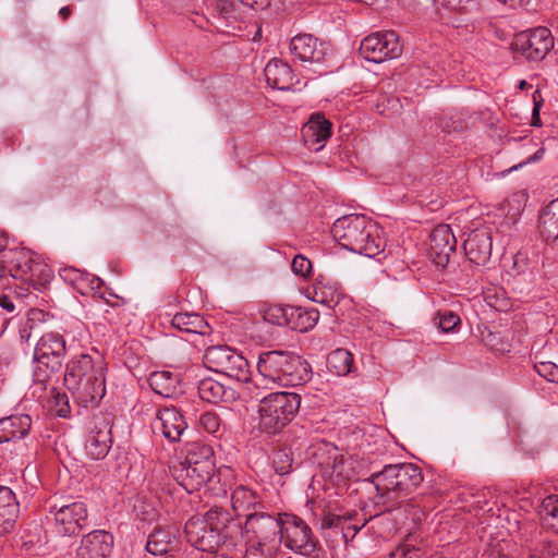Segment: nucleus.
<instances>
[{
  "label": "nucleus",
  "mask_w": 558,
  "mask_h": 558,
  "mask_svg": "<svg viewBox=\"0 0 558 558\" xmlns=\"http://www.w3.org/2000/svg\"><path fill=\"white\" fill-rule=\"evenodd\" d=\"M106 364L102 357L81 354L69 361L64 385L84 408L98 405L106 393Z\"/></svg>",
  "instance_id": "f257e3e1"
},
{
  "label": "nucleus",
  "mask_w": 558,
  "mask_h": 558,
  "mask_svg": "<svg viewBox=\"0 0 558 558\" xmlns=\"http://www.w3.org/2000/svg\"><path fill=\"white\" fill-rule=\"evenodd\" d=\"M331 233L342 247L369 258L378 256L386 247L383 230L364 215H349L337 219Z\"/></svg>",
  "instance_id": "f03ea898"
},
{
  "label": "nucleus",
  "mask_w": 558,
  "mask_h": 558,
  "mask_svg": "<svg viewBox=\"0 0 558 558\" xmlns=\"http://www.w3.org/2000/svg\"><path fill=\"white\" fill-rule=\"evenodd\" d=\"M283 513L271 514L259 511L247 515L244 523L232 526L233 546L242 541L248 549L258 551L262 556H271L281 544Z\"/></svg>",
  "instance_id": "7ed1b4c3"
},
{
  "label": "nucleus",
  "mask_w": 558,
  "mask_h": 558,
  "mask_svg": "<svg viewBox=\"0 0 558 558\" xmlns=\"http://www.w3.org/2000/svg\"><path fill=\"white\" fill-rule=\"evenodd\" d=\"M372 482L385 504H395L422 484L423 474L413 463L389 464L374 474Z\"/></svg>",
  "instance_id": "20e7f679"
},
{
  "label": "nucleus",
  "mask_w": 558,
  "mask_h": 558,
  "mask_svg": "<svg viewBox=\"0 0 558 558\" xmlns=\"http://www.w3.org/2000/svg\"><path fill=\"white\" fill-rule=\"evenodd\" d=\"M65 352V340L61 335L48 332L40 337L34 351V395L43 397L49 379L61 368Z\"/></svg>",
  "instance_id": "39448f33"
},
{
  "label": "nucleus",
  "mask_w": 558,
  "mask_h": 558,
  "mask_svg": "<svg viewBox=\"0 0 558 558\" xmlns=\"http://www.w3.org/2000/svg\"><path fill=\"white\" fill-rule=\"evenodd\" d=\"M301 397L295 392H271L258 407L259 427L268 434L281 432L299 411Z\"/></svg>",
  "instance_id": "423d86ee"
},
{
  "label": "nucleus",
  "mask_w": 558,
  "mask_h": 558,
  "mask_svg": "<svg viewBox=\"0 0 558 558\" xmlns=\"http://www.w3.org/2000/svg\"><path fill=\"white\" fill-rule=\"evenodd\" d=\"M10 279L38 288L51 278V269L26 248L10 250L3 256Z\"/></svg>",
  "instance_id": "0eeeda50"
},
{
  "label": "nucleus",
  "mask_w": 558,
  "mask_h": 558,
  "mask_svg": "<svg viewBox=\"0 0 558 558\" xmlns=\"http://www.w3.org/2000/svg\"><path fill=\"white\" fill-rule=\"evenodd\" d=\"M203 362L216 373L223 374L241 383H248L251 369L247 360L229 345H211L205 350Z\"/></svg>",
  "instance_id": "6e6552de"
},
{
  "label": "nucleus",
  "mask_w": 558,
  "mask_h": 558,
  "mask_svg": "<svg viewBox=\"0 0 558 558\" xmlns=\"http://www.w3.org/2000/svg\"><path fill=\"white\" fill-rule=\"evenodd\" d=\"M281 543L296 554L311 557L319 549L311 527L301 518L283 513Z\"/></svg>",
  "instance_id": "1a4fd4ad"
},
{
  "label": "nucleus",
  "mask_w": 558,
  "mask_h": 558,
  "mask_svg": "<svg viewBox=\"0 0 558 558\" xmlns=\"http://www.w3.org/2000/svg\"><path fill=\"white\" fill-rule=\"evenodd\" d=\"M54 532L62 536H75L88 525V509L83 501L52 505L49 508Z\"/></svg>",
  "instance_id": "9d476101"
},
{
  "label": "nucleus",
  "mask_w": 558,
  "mask_h": 558,
  "mask_svg": "<svg viewBox=\"0 0 558 558\" xmlns=\"http://www.w3.org/2000/svg\"><path fill=\"white\" fill-rule=\"evenodd\" d=\"M402 50L400 37L393 31L372 33L360 45V52L364 59L375 63L398 58Z\"/></svg>",
  "instance_id": "9b49d317"
},
{
  "label": "nucleus",
  "mask_w": 558,
  "mask_h": 558,
  "mask_svg": "<svg viewBox=\"0 0 558 558\" xmlns=\"http://www.w3.org/2000/svg\"><path fill=\"white\" fill-rule=\"evenodd\" d=\"M512 47L526 60L539 61L554 47V37L547 27H536L517 34Z\"/></svg>",
  "instance_id": "f8f14e48"
},
{
  "label": "nucleus",
  "mask_w": 558,
  "mask_h": 558,
  "mask_svg": "<svg viewBox=\"0 0 558 558\" xmlns=\"http://www.w3.org/2000/svg\"><path fill=\"white\" fill-rule=\"evenodd\" d=\"M289 50L294 61L313 65L324 62L328 45L312 34L301 33L290 39Z\"/></svg>",
  "instance_id": "ddd939ff"
},
{
  "label": "nucleus",
  "mask_w": 558,
  "mask_h": 558,
  "mask_svg": "<svg viewBox=\"0 0 558 558\" xmlns=\"http://www.w3.org/2000/svg\"><path fill=\"white\" fill-rule=\"evenodd\" d=\"M173 478L187 493L192 494L204 487L215 475V464H190L180 462L171 468Z\"/></svg>",
  "instance_id": "4468645a"
},
{
  "label": "nucleus",
  "mask_w": 558,
  "mask_h": 558,
  "mask_svg": "<svg viewBox=\"0 0 558 558\" xmlns=\"http://www.w3.org/2000/svg\"><path fill=\"white\" fill-rule=\"evenodd\" d=\"M187 542L198 550L209 554L215 553L220 544H225L223 534H219L201 518H191L185 523Z\"/></svg>",
  "instance_id": "2eb2a0df"
},
{
  "label": "nucleus",
  "mask_w": 558,
  "mask_h": 558,
  "mask_svg": "<svg viewBox=\"0 0 558 558\" xmlns=\"http://www.w3.org/2000/svg\"><path fill=\"white\" fill-rule=\"evenodd\" d=\"M493 238L492 229L485 225H478L472 229L463 242V250L469 260L475 265L484 266L492 256Z\"/></svg>",
  "instance_id": "dca6fc26"
},
{
  "label": "nucleus",
  "mask_w": 558,
  "mask_h": 558,
  "mask_svg": "<svg viewBox=\"0 0 558 558\" xmlns=\"http://www.w3.org/2000/svg\"><path fill=\"white\" fill-rule=\"evenodd\" d=\"M457 240L449 225H438L429 235L428 256L432 262L445 267L456 252Z\"/></svg>",
  "instance_id": "f3484780"
},
{
  "label": "nucleus",
  "mask_w": 558,
  "mask_h": 558,
  "mask_svg": "<svg viewBox=\"0 0 558 558\" xmlns=\"http://www.w3.org/2000/svg\"><path fill=\"white\" fill-rule=\"evenodd\" d=\"M151 428L155 434H160L170 442H177L181 440L187 424L179 410L165 407L158 410L151 423Z\"/></svg>",
  "instance_id": "a211bd4d"
},
{
  "label": "nucleus",
  "mask_w": 558,
  "mask_h": 558,
  "mask_svg": "<svg viewBox=\"0 0 558 558\" xmlns=\"http://www.w3.org/2000/svg\"><path fill=\"white\" fill-rule=\"evenodd\" d=\"M113 536L102 530L83 536L77 548V558H107L112 549Z\"/></svg>",
  "instance_id": "6ab92c4d"
},
{
  "label": "nucleus",
  "mask_w": 558,
  "mask_h": 558,
  "mask_svg": "<svg viewBox=\"0 0 558 558\" xmlns=\"http://www.w3.org/2000/svg\"><path fill=\"white\" fill-rule=\"evenodd\" d=\"M230 500L234 515H245V519L250 513L259 512L265 508L262 495L257 490L242 484L233 488Z\"/></svg>",
  "instance_id": "aec40b11"
},
{
  "label": "nucleus",
  "mask_w": 558,
  "mask_h": 558,
  "mask_svg": "<svg viewBox=\"0 0 558 558\" xmlns=\"http://www.w3.org/2000/svg\"><path fill=\"white\" fill-rule=\"evenodd\" d=\"M111 445V428L109 424L105 420L95 423L86 437V454L93 460H101L108 454Z\"/></svg>",
  "instance_id": "412c9836"
},
{
  "label": "nucleus",
  "mask_w": 558,
  "mask_h": 558,
  "mask_svg": "<svg viewBox=\"0 0 558 558\" xmlns=\"http://www.w3.org/2000/svg\"><path fill=\"white\" fill-rule=\"evenodd\" d=\"M332 124L323 114H313L302 128L305 145L313 150H320L331 135Z\"/></svg>",
  "instance_id": "4be33fe9"
},
{
  "label": "nucleus",
  "mask_w": 558,
  "mask_h": 558,
  "mask_svg": "<svg viewBox=\"0 0 558 558\" xmlns=\"http://www.w3.org/2000/svg\"><path fill=\"white\" fill-rule=\"evenodd\" d=\"M307 296L316 303L324 304L327 307H335L339 304L343 294L337 282L319 276L312 288L307 290Z\"/></svg>",
  "instance_id": "5701e85b"
},
{
  "label": "nucleus",
  "mask_w": 558,
  "mask_h": 558,
  "mask_svg": "<svg viewBox=\"0 0 558 558\" xmlns=\"http://www.w3.org/2000/svg\"><path fill=\"white\" fill-rule=\"evenodd\" d=\"M317 458L322 471L331 480L341 482L353 476L350 464L337 448L328 450L326 457L322 454L317 456Z\"/></svg>",
  "instance_id": "b1692460"
},
{
  "label": "nucleus",
  "mask_w": 558,
  "mask_h": 558,
  "mask_svg": "<svg viewBox=\"0 0 558 558\" xmlns=\"http://www.w3.org/2000/svg\"><path fill=\"white\" fill-rule=\"evenodd\" d=\"M287 355V351H267L259 354L257 371L264 380L279 384Z\"/></svg>",
  "instance_id": "393cba45"
},
{
  "label": "nucleus",
  "mask_w": 558,
  "mask_h": 558,
  "mask_svg": "<svg viewBox=\"0 0 558 558\" xmlns=\"http://www.w3.org/2000/svg\"><path fill=\"white\" fill-rule=\"evenodd\" d=\"M202 519L216 530V532L223 534L225 544L233 546L232 526L234 524H241V522L233 518L227 509L220 506H214Z\"/></svg>",
  "instance_id": "a878e982"
},
{
  "label": "nucleus",
  "mask_w": 558,
  "mask_h": 558,
  "mask_svg": "<svg viewBox=\"0 0 558 558\" xmlns=\"http://www.w3.org/2000/svg\"><path fill=\"white\" fill-rule=\"evenodd\" d=\"M19 517V502L11 488L0 486V536L13 531Z\"/></svg>",
  "instance_id": "bb28decb"
},
{
  "label": "nucleus",
  "mask_w": 558,
  "mask_h": 558,
  "mask_svg": "<svg viewBox=\"0 0 558 558\" xmlns=\"http://www.w3.org/2000/svg\"><path fill=\"white\" fill-rule=\"evenodd\" d=\"M435 3L440 17L451 24H454L451 14L475 17L481 13L480 0H435Z\"/></svg>",
  "instance_id": "cd10ccee"
},
{
  "label": "nucleus",
  "mask_w": 558,
  "mask_h": 558,
  "mask_svg": "<svg viewBox=\"0 0 558 558\" xmlns=\"http://www.w3.org/2000/svg\"><path fill=\"white\" fill-rule=\"evenodd\" d=\"M310 378L308 364L299 355L288 352L279 379L280 386H300Z\"/></svg>",
  "instance_id": "c85d7f7f"
},
{
  "label": "nucleus",
  "mask_w": 558,
  "mask_h": 558,
  "mask_svg": "<svg viewBox=\"0 0 558 558\" xmlns=\"http://www.w3.org/2000/svg\"><path fill=\"white\" fill-rule=\"evenodd\" d=\"M32 418L27 414H16L0 418V444L25 437L31 430Z\"/></svg>",
  "instance_id": "c756f323"
},
{
  "label": "nucleus",
  "mask_w": 558,
  "mask_h": 558,
  "mask_svg": "<svg viewBox=\"0 0 558 558\" xmlns=\"http://www.w3.org/2000/svg\"><path fill=\"white\" fill-rule=\"evenodd\" d=\"M266 82L278 89H289L293 84V71L291 66L278 59H271L264 69Z\"/></svg>",
  "instance_id": "7c9ffc66"
},
{
  "label": "nucleus",
  "mask_w": 558,
  "mask_h": 558,
  "mask_svg": "<svg viewBox=\"0 0 558 558\" xmlns=\"http://www.w3.org/2000/svg\"><path fill=\"white\" fill-rule=\"evenodd\" d=\"M177 534L175 526H156L148 535L147 551L155 556L167 554L173 547Z\"/></svg>",
  "instance_id": "2f4dec72"
},
{
  "label": "nucleus",
  "mask_w": 558,
  "mask_h": 558,
  "mask_svg": "<svg viewBox=\"0 0 558 558\" xmlns=\"http://www.w3.org/2000/svg\"><path fill=\"white\" fill-rule=\"evenodd\" d=\"M199 398L209 403H229L235 399L234 390L225 387L221 383L205 378L198 384Z\"/></svg>",
  "instance_id": "473e14b6"
},
{
  "label": "nucleus",
  "mask_w": 558,
  "mask_h": 558,
  "mask_svg": "<svg viewBox=\"0 0 558 558\" xmlns=\"http://www.w3.org/2000/svg\"><path fill=\"white\" fill-rule=\"evenodd\" d=\"M171 324L178 330L187 333L204 336L210 332L208 323L196 313H178L172 317Z\"/></svg>",
  "instance_id": "72a5a7b5"
},
{
  "label": "nucleus",
  "mask_w": 558,
  "mask_h": 558,
  "mask_svg": "<svg viewBox=\"0 0 558 558\" xmlns=\"http://www.w3.org/2000/svg\"><path fill=\"white\" fill-rule=\"evenodd\" d=\"M538 229L546 241H558V198L550 202L542 210Z\"/></svg>",
  "instance_id": "f704fd0d"
},
{
  "label": "nucleus",
  "mask_w": 558,
  "mask_h": 558,
  "mask_svg": "<svg viewBox=\"0 0 558 558\" xmlns=\"http://www.w3.org/2000/svg\"><path fill=\"white\" fill-rule=\"evenodd\" d=\"M148 381L151 389L162 397L170 398L178 392L179 378L171 372H154Z\"/></svg>",
  "instance_id": "c9c22d12"
},
{
  "label": "nucleus",
  "mask_w": 558,
  "mask_h": 558,
  "mask_svg": "<svg viewBox=\"0 0 558 558\" xmlns=\"http://www.w3.org/2000/svg\"><path fill=\"white\" fill-rule=\"evenodd\" d=\"M289 316L288 326L291 329L306 332L315 327L319 318V313L314 308L307 310L301 306H292Z\"/></svg>",
  "instance_id": "e433bc0d"
},
{
  "label": "nucleus",
  "mask_w": 558,
  "mask_h": 558,
  "mask_svg": "<svg viewBox=\"0 0 558 558\" xmlns=\"http://www.w3.org/2000/svg\"><path fill=\"white\" fill-rule=\"evenodd\" d=\"M190 464H215L213 448L199 441L190 442L186 446V457L183 461Z\"/></svg>",
  "instance_id": "4c0bfd02"
},
{
  "label": "nucleus",
  "mask_w": 558,
  "mask_h": 558,
  "mask_svg": "<svg viewBox=\"0 0 558 558\" xmlns=\"http://www.w3.org/2000/svg\"><path fill=\"white\" fill-rule=\"evenodd\" d=\"M101 300H104L106 304V308L102 310V318L109 325H118L121 323L122 315L124 313V304L125 301L118 296L111 295L110 298H106L102 293L98 295Z\"/></svg>",
  "instance_id": "58836bf2"
},
{
  "label": "nucleus",
  "mask_w": 558,
  "mask_h": 558,
  "mask_svg": "<svg viewBox=\"0 0 558 558\" xmlns=\"http://www.w3.org/2000/svg\"><path fill=\"white\" fill-rule=\"evenodd\" d=\"M353 356L345 349H337L327 357V366L337 375H347L351 372Z\"/></svg>",
  "instance_id": "ea45409f"
},
{
  "label": "nucleus",
  "mask_w": 558,
  "mask_h": 558,
  "mask_svg": "<svg viewBox=\"0 0 558 558\" xmlns=\"http://www.w3.org/2000/svg\"><path fill=\"white\" fill-rule=\"evenodd\" d=\"M539 514L543 524L558 533V495L543 499Z\"/></svg>",
  "instance_id": "a19ab883"
},
{
  "label": "nucleus",
  "mask_w": 558,
  "mask_h": 558,
  "mask_svg": "<svg viewBox=\"0 0 558 558\" xmlns=\"http://www.w3.org/2000/svg\"><path fill=\"white\" fill-rule=\"evenodd\" d=\"M423 548L414 535L409 534L389 555V558H422Z\"/></svg>",
  "instance_id": "79ce46f5"
},
{
  "label": "nucleus",
  "mask_w": 558,
  "mask_h": 558,
  "mask_svg": "<svg viewBox=\"0 0 558 558\" xmlns=\"http://www.w3.org/2000/svg\"><path fill=\"white\" fill-rule=\"evenodd\" d=\"M527 201V195L523 191H518L508 196L501 204V210L505 215L515 220L523 211Z\"/></svg>",
  "instance_id": "37998d69"
},
{
  "label": "nucleus",
  "mask_w": 558,
  "mask_h": 558,
  "mask_svg": "<svg viewBox=\"0 0 558 558\" xmlns=\"http://www.w3.org/2000/svg\"><path fill=\"white\" fill-rule=\"evenodd\" d=\"M292 306L281 304H268L263 311L264 319L272 325L283 326L289 323V313Z\"/></svg>",
  "instance_id": "c03bdc74"
},
{
  "label": "nucleus",
  "mask_w": 558,
  "mask_h": 558,
  "mask_svg": "<svg viewBox=\"0 0 558 558\" xmlns=\"http://www.w3.org/2000/svg\"><path fill=\"white\" fill-rule=\"evenodd\" d=\"M199 425L204 430L214 435L216 438H221L226 430V425L222 423L219 415L214 412H206L202 414L199 417Z\"/></svg>",
  "instance_id": "a18cd8bd"
},
{
  "label": "nucleus",
  "mask_w": 558,
  "mask_h": 558,
  "mask_svg": "<svg viewBox=\"0 0 558 558\" xmlns=\"http://www.w3.org/2000/svg\"><path fill=\"white\" fill-rule=\"evenodd\" d=\"M435 322L441 331L450 332L460 325V317L452 311H438Z\"/></svg>",
  "instance_id": "49530a36"
},
{
  "label": "nucleus",
  "mask_w": 558,
  "mask_h": 558,
  "mask_svg": "<svg viewBox=\"0 0 558 558\" xmlns=\"http://www.w3.org/2000/svg\"><path fill=\"white\" fill-rule=\"evenodd\" d=\"M557 547L554 546L548 539L542 538L538 543L530 548L531 558H549L555 555Z\"/></svg>",
  "instance_id": "de8ad7c7"
},
{
  "label": "nucleus",
  "mask_w": 558,
  "mask_h": 558,
  "mask_svg": "<svg viewBox=\"0 0 558 558\" xmlns=\"http://www.w3.org/2000/svg\"><path fill=\"white\" fill-rule=\"evenodd\" d=\"M291 269L296 276L306 278L312 272V263L307 257L296 255L292 260Z\"/></svg>",
  "instance_id": "09e8293b"
},
{
  "label": "nucleus",
  "mask_w": 558,
  "mask_h": 558,
  "mask_svg": "<svg viewBox=\"0 0 558 558\" xmlns=\"http://www.w3.org/2000/svg\"><path fill=\"white\" fill-rule=\"evenodd\" d=\"M537 374L548 381L558 384V366L551 362H541L535 364Z\"/></svg>",
  "instance_id": "8fccbe9b"
},
{
  "label": "nucleus",
  "mask_w": 558,
  "mask_h": 558,
  "mask_svg": "<svg viewBox=\"0 0 558 558\" xmlns=\"http://www.w3.org/2000/svg\"><path fill=\"white\" fill-rule=\"evenodd\" d=\"M351 521L350 515H339L335 513H327L322 519V526L324 529H341L343 523Z\"/></svg>",
  "instance_id": "3c124183"
},
{
  "label": "nucleus",
  "mask_w": 558,
  "mask_h": 558,
  "mask_svg": "<svg viewBox=\"0 0 558 558\" xmlns=\"http://www.w3.org/2000/svg\"><path fill=\"white\" fill-rule=\"evenodd\" d=\"M274 468L280 475L288 474L292 468L291 459L286 453H278L274 459Z\"/></svg>",
  "instance_id": "603ef678"
},
{
  "label": "nucleus",
  "mask_w": 558,
  "mask_h": 558,
  "mask_svg": "<svg viewBox=\"0 0 558 558\" xmlns=\"http://www.w3.org/2000/svg\"><path fill=\"white\" fill-rule=\"evenodd\" d=\"M364 526L351 524L350 521L348 523H343L341 526L342 536L344 538V542L348 543L349 541L353 539L356 533Z\"/></svg>",
  "instance_id": "864d4df0"
},
{
  "label": "nucleus",
  "mask_w": 558,
  "mask_h": 558,
  "mask_svg": "<svg viewBox=\"0 0 558 558\" xmlns=\"http://www.w3.org/2000/svg\"><path fill=\"white\" fill-rule=\"evenodd\" d=\"M0 310L3 314H10L15 311V304L13 303L12 299L5 294L0 293Z\"/></svg>",
  "instance_id": "5fc2aeb1"
},
{
  "label": "nucleus",
  "mask_w": 558,
  "mask_h": 558,
  "mask_svg": "<svg viewBox=\"0 0 558 558\" xmlns=\"http://www.w3.org/2000/svg\"><path fill=\"white\" fill-rule=\"evenodd\" d=\"M82 276H83V274L80 270H77L75 268H71V267L64 268L61 271V277L64 278L66 281L71 282V283H74Z\"/></svg>",
  "instance_id": "6e6d98bb"
},
{
  "label": "nucleus",
  "mask_w": 558,
  "mask_h": 558,
  "mask_svg": "<svg viewBox=\"0 0 558 558\" xmlns=\"http://www.w3.org/2000/svg\"><path fill=\"white\" fill-rule=\"evenodd\" d=\"M10 284L9 274L5 267L4 259L0 262V289H7Z\"/></svg>",
  "instance_id": "4d7b16f0"
},
{
  "label": "nucleus",
  "mask_w": 558,
  "mask_h": 558,
  "mask_svg": "<svg viewBox=\"0 0 558 558\" xmlns=\"http://www.w3.org/2000/svg\"><path fill=\"white\" fill-rule=\"evenodd\" d=\"M242 2L251 8L263 9L268 7L270 0H242Z\"/></svg>",
  "instance_id": "13d9d810"
},
{
  "label": "nucleus",
  "mask_w": 558,
  "mask_h": 558,
  "mask_svg": "<svg viewBox=\"0 0 558 558\" xmlns=\"http://www.w3.org/2000/svg\"><path fill=\"white\" fill-rule=\"evenodd\" d=\"M544 154H545V149L542 147V148L537 149L535 154H533L531 157H529L524 163L538 161L543 158Z\"/></svg>",
  "instance_id": "bf43d9fd"
},
{
  "label": "nucleus",
  "mask_w": 558,
  "mask_h": 558,
  "mask_svg": "<svg viewBox=\"0 0 558 558\" xmlns=\"http://www.w3.org/2000/svg\"><path fill=\"white\" fill-rule=\"evenodd\" d=\"M539 107H541V105L536 102L533 108L532 124L536 125V126L539 125V116H538Z\"/></svg>",
  "instance_id": "052dcab7"
},
{
  "label": "nucleus",
  "mask_w": 558,
  "mask_h": 558,
  "mask_svg": "<svg viewBox=\"0 0 558 558\" xmlns=\"http://www.w3.org/2000/svg\"><path fill=\"white\" fill-rule=\"evenodd\" d=\"M8 236L3 231H0V253L8 246Z\"/></svg>",
  "instance_id": "680f3d73"
},
{
  "label": "nucleus",
  "mask_w": 558,
  "mask_h": 558,
  "mask_svg": "<svg viewBox=\"0 0 558 558\" xmlns=\"http://www.w3.org/2000/svg\"><path fill=\"white\" fill-rule=\"evenodd\" d=\"M71 13H72V10H71V8H70V7H62V8L60 9V11H59L60 16H61V17H62V20H64V21H65L66 19H69V16L71 15Z\"/></svg>",
  "instance_id": "e2e57ef3"
},
{
  "label": "nucleus",
  "mask_w": 558,
  "mask_h": 558,
  "mask_svg": "<svg viewBox=\"0 0 558 558\" xmlns=\"http://www.w3.org/2000/svg\"><path fill=\"white\" fill-rule=\"evenodd\" d=\"M92 283H96V287H93V289H100L102 281L99 278L93 279Z\"/></svg>",
  "instance_id": "0e129e2a"
},
{
  "label": "nucleus",
  "mask_w": 558,
  "mask_h": 558,
  "mask_svg": "<svg viewBox=\"0 0 558 558\" xmlns=\"http://www.w3.org/2000/svg\"><path fill=\"white\" fill-rule=\"evenodd\" d=\"M388 102H389V104H390V102H393V105H392V106H396V105L398 104V100H397V99H388Z\"/></svg>",
  "instance_id": "69168bd1"
}]
</instances>
